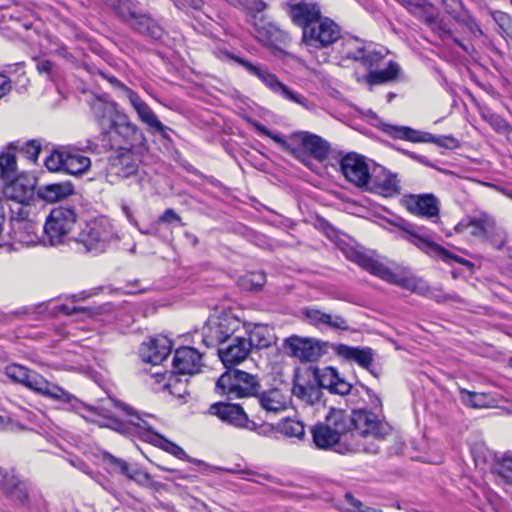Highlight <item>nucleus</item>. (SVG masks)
<instances>
[{
  "mask_svg": "<svg viewBox=\"0 0 512 512\" xmlns=\"http://www.w3.org/2000/svg\"><path fill=\"white\" fill-rule=\"evenodd\" d=\"M463 394L467 396V398H464V400L467 403H470L472 407L478 408L485 406L484 403V394L476 393V392H470V391H463Z\"/></svg>",
  "mask_w": 512,
  "mask_h": 512,
  "instance_id": "obj_59",
  "label": "nucleus"
},
{
  "mask_svg": "<svg viewBox=\"0 0 512 512\" xmlns=\"http://www.w3.org/2000/svg\"><path fill=\"white\" fill-rule=\"evenodd\" d=\"M107 5L127 24L139 12L134 0H109Z\"/></svg>",
  "mask_w": 512,
  "mask_h": 512,
  "instance_id": "obj_39",
  "label": "nucleus"
},
{
  "mask_svg": "<svg viewBox=\"0 0 512 512\" xmlns=\"http://www.w3.org/2000/svg\"><path fill=\"white\" fill-rule=\"evenodd\" d=\"M134 110L136 111L138 118L144 124H146L150 130L159 133L162 137L167 138V130L168 127L163 125L161 121L157 118L154 111L148 106V104L141 99V97L133 91L126 98Z\"/></svg>",
  "mask_w": 512,
  "mask_h": 512,
  "instance_id": "obj_22",
  "label": "nucleus"
},
{
  "mask_svg": "<svg viewBox=\"0 0 512 512\" xmlns=\"http://www.w3.org/2000/svg\"><path fill=\"white\" fill-rule=\"evenodd\" d=\"M66 150L53 151L45 160V165L50 171L65 170Z\"/></svg>",
  "mask_w": 512,
  "mask_h": 512,
  "instance_id": "obj_48",
  "label": "nucleus"
},
{
  "mask_svg": "<svg viewBox=\"0 0 512 512\" xmlns=\"http://www.w3.org/2000/svg\"><path fill=\"white\" fill-rule=\"evenodd\" d=\"M302 42L310 49L328 48L341 38L339 25L328 17H323L302 33Z\"/></svg>",
  "mask_w": 512,
  "mask_h": 512,
  "instance_id": "obj_7",
  "label": "nucleus"
},
{
  "mask_svg": "<svg viewBox=\"0 0 512 512\" xmlns=\"http://www.w3.org/2000/svg\"><path fill=\"white\" fill-rule=\"evenodd\" d=\"M260 390L261 384L258 377L239 369L228 368L215 384V392L228 399L256 397Z\"/></svg>",
  "mask_w": 512,
  "mask_h": 512,
  "instance_id": "obj_4",
  "label": "nucleus"
},
{
  "mask_svg": "<svg viewBox=\"0 0 512 512\" xmlns=\"http://www.w3.org/2000/svg\"><path fill=\"white\" fill-rule=\"evenodd\" d=\"M370 181L373 183L372 190L385 197H394L401 192L397 174L383 167H380L379 173L371 175Z\"/></svg>",
  "mask_w": 512,
  "mask_h": 512,
  "instance_id": "obj_27",
  "label": "nucleus"
},
{
  "mask_svg": "<svg viewBox=\"0 0 512 512\" xmlns=\"http://www.w3.org/2000/svg\"><path fill=\"white\" fill-rule=\"evenodd\" d=\"M292 393L295 397L309 405L319 402L322 397V390L317 383L314 381L312 383L309 379L305 380L302 375L295 377Z\"/></svg>",
  "mask_w": 512,
  "mask_h": 512,
  "instance_id": "obj_28",
  "label": "nucleus"
},
{
  "mask_svg": "<svg viewBox=\"0 0 512 512\" xmlns=\"http://www.w3.org/2000/svg\"><path fill=\"white\" fill-rule=\"evenodd\" d=\"M74 193L73 185L69 182L51 183L38 188V197L47 202L60 201Z\"/></svg>",
  "mask_w": 512,
  "mask_h": 512,
  "instance_id": "obj_33",
  "label": "nucleus"
},
{
  "mask_svg": "<svg viewBox=\"0 0 512 512\" xmlns=\"http://www.w3.org/2000/svg\"><path fill=\"white\" fill-rule=\"evenodd\" d=\"M400 73V66L395 61H389L387 66L380 70L378 68L368 71L365 82L370 86L382 85L397 79Z\"/></svg>",
  "mask_w": 512,
  "mask_h": 512,
  "instance_id": "obj_30",
  "label": "nucleus"
},
{
  "mask_svg": "<svg viewBox=\"0 0 512 512\" xmlns=\"http://www.w3.org/2000/svg\"><path fill=\"white\" fill-rule=\"evenodd\" d=\"M389 54L385 47H376L372 44L362 45L354 51L347 53V58L360 62L368 71L379 68L380 63Z\"/></svg>",
  "mask_w": 512,
  "mask_h": 512,
  "instance_id": "obj_24",
  "label": "nucleus"
},
{
  "mask_svg": "<svg viewBox=\"0 0 512 512\" xmlns=\"http://www.w3.org/2000/svg\"><path fill=\"white\" fill-rule=\"evenodd\" d=\"M267 334L268 331L262 326H255L251 331L247 330L246 339L250 340V348L262 349L270 346L271 341Z\"/></svg>",
  "mask_w": 512,
  "mask_h": 512,
  "instance_id": "obj_43",
  "label": "nucleus"
},
{
  "mask_svg": "<svg viewBox=\"0 0 512 512\" xmlns=\"http://www.w3.org/2000/svg\"><path fill=\"white\" fill-rule=\"evenodd\" d=\"M103 76L109 81V83L115 88L117 89L121 96L124 97V98H127L130 93L133 92L132 89H130L129 87H127L124 83H122L120 80H118L116 77L114 76H105L103 74Z\"/></svg>",
  "mask_w": 512,
  "mask_h": 512,
  "instance_id": "obj_60",
  "label": "nucleus"
},
{
  "mask_svg": "<svg viewBox=\"0 0 512 512\" xmlns=\"http://www.w3.org/2000/svg\"><path fill=\"white\" fill-rule=\"evenodd\" d=\"M309 372L320 389L325 388L330 393L341 396L348 395L351 392L352 385L345 378L341 377L338 370L332 366L322 369L312 367L309 369Z\"/></svg>",
  "mask_w": 512,
  "mask_h": 512,
  "instance_id": "obj_14",
  "label": "nucleus"
},
{
  "mask_svg": "<svg viewBox=\"0 0 512 512\" xmlns=\"http://www.w3.org/2000/svg\"><path fill=\"white\" fill-rule=\"evenodd\" d=\"M331 348L343 360L357 363L362 368L370 371L374 376H377L371 369L375 355L372 348L353 347L346 344H331Z\"/></svg>",
  "mask_w": 512,
  "mask_h": 512,
  "instance_id": "obj_19",
  "label": "nucleus"
},
{
  "mask_svg": "<svg viewBox=\"0 0 512 512\" xmlns=\"http://www.w3.org/2000/svg\"><path fill=\"white\" fill-rule=\"evenodd\" d=\"M428 297L436 301L437 303L445 302H461V299L456 294H445L441 291H429Z\"/></svg>",
  "mask_w": 512,
  "mask_h": 512,
  "instance_id": "obj_57",
  "label": "nucleus"
},
{
  "mask_svg": "<svg viewBox=\"0 0 512 512\" xmlns=\"http://www.w3.org/2000/svg\"><path fill=\"white\" fill-rule=\"evenodd\" d=\"M117 239L113 224L107 218L101 217L87 223L74 241L79 251L100 254Z\"/></svg>",
  "mask_w": 512,
  "mask_h": 512,
  "instance_id": "obj_3",
  "label": "nucleus"
},
{
  "mask_svg": "<svg viewBox=\"0 0 512 512\" xmlns=\"http://www.w3.org/2000/svg\"><path fill=\"white\" fill-rule=\"evenodd\" d=\"M410 228V224H406V226L402 228L405 232L409 234V241L416 247L421 249L423 252L428 254L429 256L439 258L444 262L455 261L467 267L473 266V264L470 261L457 255H453L447 249L439 246L438 244L434 243L428 238L420 236L419 234L412 231Z\"/></svg>",
  "mask_w": 512,
  "mask_h": 512,
  "instance_id": "obj_15",
  "label": "nucleus"
},
{
  "mask_svg": "<svg viewBox=\"0 0 512 512\" xmlns=\"http://www.w3.org/2000/svg\"><path fill=\"white\" fill-rule=\"evenodd\" d=\"M171 349V341L167 337L152 338L141 345L140 356L144 362L158 365L167 358Z\"/></svg>",
  "mask_w": 512,
  "mask_h": 512,
  "instance_id": "obj_25",
  "label": "nucleus"
},
{
  "mask_svg": "<svg viewBox=\"0 0 512 512\" xmlns=\"http://www.w3.org/2000/svg\"><path fill=\"white\" fill-rule=\"evenodd\" d=\"M158 223H178L179 226H184L182 218L171 208L166 209L164 213L158 218Z\"/></svg>",
  "mask_w": 512,
  "mask_h": 512,
  "instance_id": "obj_58",
  "label": "nucleus"
},
{
  "mask_svg": "<svg viewBox=\"0 0 512 512\" xmlns=\"http://www.w3.org/2000/svg\"><path fill=\"white\" fill-rule=\"evenodd\" d=\"M406 6L413 14L423 17L427 23H434L436 15L433 11V5L426 0H398Z\"/></svg>",
  "mask_w": 512,
  "mask_h": 512,
  "instance_id": "obj_38",
  "label": "nucleus"
},
{
  "mask_svg": "<svg viewBox=\"0 0 512 512\" xmlns=\"http://www.w3.org/2000/svg\"><path fill=\"white\" fill-rule=\"evenodd\" d=\"M201 360L202 355L195 348L181 347L175 351L173 367L179 374L193 375L201 371Z\"/></svg>",
  "mask_w": 512,
  "mask_h": 512,
  "instance_id": "obj_23",
  "label": "nucleus"
},
{
  "mask_svg": "<svg viewBox=\"0 0 512 512\" xmlns=\"http://www.w3.org/2000/svg\"><path fill=\"white\" fill-rule=\"evenodd\" d=\"M391 136L415 143H434L446 149L459 147V141L453 136H434L428 132H422L406 126H390L386 130Z\"/></svg>",
  "mask_w": 512,
  "mask_h": 512,
  "instance_id": "obj_10",
  "label": "nucleus"
},
{
  "mask_svg": "<svg viewBox=\"0 0 512 512\" xmlns=\"http://www.w3.org/2000/svg\"><path fill=\"white\" fill-rule=\"evenodd\" d=\"M497 472L507 482L512 483V457H504L498 464Z\"/></svg>",
  "mask_w": 512,
  "mask_h": 512,
  "instance_id": "obj_54",
  "label": "nucleus"
},
{
  "mask_svg": "<svg viewBox=\"0 0 512 512\" xmlns=\"http://www.w3.org/2000/svg\"><path fill=\"white\" fill-rule=\"evenodd\" d=\"M266 86L274 93L280 95L286 100L301 105L307 110H313L314 104L308 101L303 95L291 90L287 85L281 82L275 74H272Z\"/></svg>",
  "mask_w": 512,
  "mask_h": 512,
  "instance_id": "obj_29",
  "label": "nucleus"
},
{
  "mask_svg": "<svg viewBox=\"0 0 512 512\" xmlns=\"http://www.w3.org/2000/svg\"><path fill=\"white\" fill-rule=\"evenodd\" d=\"M235 60L241 66H243L250 74L258 77L265 85L273 74V73H270L267 69L256 66L242 58H235Z\"/></svg>",
  "mask_w": 512,
  "mask_h": 512,
  "instance_id": "obj_47",
  "label": "nucleus"
},
{
  "mask_svg": "<svg viewBox=\"0 0 512 512\" xmlns=\"http://www.w3.org/2000/svg\"><path fill=\"white\" fill-rule=\"evenodd\" d=\"M283 431L290 437L302 438L305 434V427L300 421L288 420L283 425Z\"/></svg>",
  "mask_w": 512,
  "mask_h": 512,
  "instance_id": "obj_51",
  "label": "nucleus"
},
{
  "mask_svg": "<svg viewBox=\"0 0 512 512\" xmlns=\"http://www.w3.org/2000/svg\"><path fill=\"white\" fill-rule=\"evenodd\" d=\"M250 12L261 13L266 9V3L262 0H240Z\"/></svg>",
  "mask_w": 512,
  "mask_h": 512,
  "instance_id": "obj_61",
  "label": "nucleus"
},
{
  "mask_svg": "<svg viewBox=\"0 0 512 512\" xmlns=\"http://www.w3.org/2000/svg\"><path fill=\"white\" fill-rule=\"evenodd\" d=\"M304 315L308 319L309 323L314 326H319L325 322L324 316H326V313L318 309H306Z\"/></svg>",
  "mask_w": 512,
  "mask_h": 512,
  "instance_id": "obj_56",
  "label": "nucleus"
},
{
  "mask_svg": "<svg viewBox=\"0 0 512 512\" xmlns=\"http://www.w3.org/2000/svg\"><path fill=\"white\" fill-rule=\"evenodd\" d=\"M344 500L350 506V512H360L364 506L363 503L356 499L350 492L345 493Z\"/></svg>",
  "mask_w": 512,
  "mask_h": 512,
  "instance_id": "obj_64",
  "label": "nucleus"
},
{
  "mask_svg": "<svg viewBox=\"0 0 512 512\" xmlns=\"http://www.w3.org/2000/svg\"><path fill=\"white\" fill-rule=\"evenodd\" d=\"M103 459L112 467L113 471L122 475L126 476L132 469L125 460L117 458L110 453H105Z\"/></svg>",
  "mask_w": 512,
  "mask_h": 512,
  "instance_id": "obj_49",
  "label": "nucleus"
},
{
  "mask_svg": "<svg viewBox=\"0 0 512 512\" xmlns=\"http://www.w3.org/2000/svg\"><path fill=\"white\" fill-rule=\"evenodd\" d=\"M490 124L499 133L512 132V126L500 116L492 115L490 117Z\"/></svg>",
  "mask_w": 512,
  "mask_h": 512,
  "instance_id": "obj_55",
  "label": "nucleus"
},
{
  "mask_svg": "<svg viewBox=\"0 0 512 512\" xmlns=\"http://www.w3.org/2000/svg\"><path fill=\"white\" fill-rule=\"evenodd\" d=\"M254 127L260 135L271 138L276 144H278L281 147L282 150L286 151L294 158L306 164L302 151L299 148L293 147L287 140L284 139L283 136L272 132L271 130H269L260 123H255Z\"/></svg>",
  "mask_w": 512,
  "mask_h": 512,
  "instance_id": "obj_35",
  "label": "nucleus"
},
{
  "mask_svg": "<svg viewBox=\"0 0 512 512\" xmlns=\"http://www.w3.org/2000/svg\"><path fill=\"white\" fill-rule=\"evenodd\" d=\"M91 166V160L76 149L66 150L65 171L71 175L86 172Z\"/></svg>",
  "mask_w": 512,
  "mask_h": 512,
  "instance_id": "obj_34",
  "label": "nucleus"
},
{
  "mask_svg": "<svg viewBox=\"0 0 512 512\" xmlns=\"http://www.w3.org/2000/svg\"><path fill=\"white\" fill-rule=\"evenodd\" d=\"M327 342H319L311 338H301L299 336H291L284 341V347L289 354L302 362H314L318 360L322 354L324 347L328 346Z\"/></svg>",
  "mask_w": 512,
  "mask_h": 512,
  "instance_id": "obj_11",
  "label": "nucleus"
},
{
  "mask_svg": "<svg viewBox=\"0 0 512 512\" xmlns=\"http://www.w3.org/2000/svg\"><path fill=\"white\" fill-rule=\"evenodd\" d=\"M90 106L94 117L101 125L106 119H109L111 123L112 119L116 117V114L120 113L117 111L116 104L114 102L105 101L102 98L93 99Z\"/></svg>",
  "mask_w": 512,
  "mask_h": 512,
  "instance_id": "obj_37",
  "label": "nucleus"
},
{
  "mask_svg": "<svg viewBox=\"0 0 512 512\" xmlns=\"http://www.w3.org/2000/svg\"><path fill=\"white\" fill-rule=\"evenodd\" d=\"M77 223V214L72 207H56L51 210L44 225V244L58 246L65 244Z\"/></svg>",
  "mask_w": 512,
  "mask_h": 512,
  "instance_id": "obj_6",
  "label": "nucleus"
},
{
  "mask_svg": "<svg viewBox=\"0 0 512 512\" xmlns=\"http://www.w3.org/2000/svg\"><path fill=\"white\" fill-rule=\"evenodd\" d=\"M235 60L241 66H243L250 74L258 77L265 85L273 74V73H270L267 69L256 66L242 58H235Z\"/></svg>",
  "mask_w": 512,
  "mask_h": 512,
  "instance_id": "obj_46",
  "label": "nucleus"
},
{
  "mask_svg": "<svg viewBox=\"0 0 512 512\" xmlns=\"http://www.w3.org/2000/svg\"><path fill=\"white\" fill-rule=\"evenodd\" d=\"M246 336L247 334H241L218 348L219 358L227 368L244 361L249 355L250 340Z\"/></svg>",
  "mask_w": 512,
  "mask_h": 512,
  "instance_id": "obj_17",
  "label": "nucleus"
},
{
  "mask_svg": "<svg viewBox=\"0 0 512 512\" xmlns=\"http://www.w3.org/2000/svg\"><path fill=\"white\" fill-rule=\"evenodd\" d=\"M126 477L142 485L150 480V476L148 473L141 472L138 469H131L130 472L126 475Z\"/></svg>",
  "mask_w": 512,
  "mask_h": 512,
  "instance_id": "obj_63",
  "label": "nucleus"
},
{
  "mask_svg": "<svg viewBox=\"0 0 512 512\" xmlns=\"http://www.w3.org/2000/svg\"><path fill=\"white\" fill-rule=\"evenodd\" d=\"M259 403L267 412L279 413L286 410L288 406L287 397L279 389H271L262 392L257 396Z\"/></svg>",
  "mask_w": 512,
  "mask_h": 512,
  "instance_id": "obj_32",
  "label": "nucleus"
},
{
  "mask_svg": "<svg viewBox=\"0 0 512 512\" xmlns=\"http://www.w3.org/2000/svg\"><path fill=\"white\" fill-rule=\"evenodd\" d=\"M8 495L14 500L17 501L20 505L26 506V507H39L41 498L39 500H35L33 503L30 500L29 490L27 487V484L24 481H20L18 485L14 489L11 490Z\"/></svg>",
  "mask_w": 512,
  "mask_h": 512,
  "instance_id": "obj_42",
  "label": "nucleus"
},
{
  "mask_svg": "<svg viewBox=\"0 0 512 512\" xmlns=\"http://www.w3.org/2000/svg\"><path fill=\"white\" fill-rule=\"evenodd\" d=\"M254 26L257 39L266 45L274 46L284 37V33L272 24L260 26L255 22Z\"/></svg>",
  "mask_w": 512,
  "mask_h": 512,
  "instance_id": "obj_40",
  "label": "nucleus"
},
{
  "mask_svg": "<svg viewBox=\"0 0 512 512\" xmlns=\"http://www.w3.org/2000/svg\"><path fill=\"white\" fill-rule=\"evenodd\" d=\"M340 169L346 180L359 188L368 187L371 174L366 158L355 152L347 153L340 160Z\"/></svg>",
  "mask_w": 512,
  "mask_h": 512,
  "instance_id": "obj_9",
  "label": "nucleus"
},
{
  "mask_svg": "<svg viewBox=\"0 0 512 512\" xmlns=\"http://www.w3.org/2000/svg\"><path fill=\"white\" fill-rule=\"evenodd\" d=\"M495 221L487 215L472 218L468 224L471 235L481 238L482 240L489 239L495 231Z\"/></svg>",
  "mask_w": 512,
  "mask_h": 512,
  "instance_id": "obj_36",
  "label": "nucleus"
},
{
  "mask_svg": "<svg viewBox=\"0 0 512 512\" xmlns=\"http://www.w3.org/2000/svg\"><path fill=\"white\" fill-rule=\"evenodd\" d=\"M208 412L210 415L216 416L221 421L237 428H246L248 430H255L257 428V424L249 420L246 412L239 404L217 402L209 407Z\"/></svg>",
  "mask_w": 512,
  "mask_h": 512,
  "instance_id": "obj_12",
  "label": "nucleus"
},
{
  "mask_svg": "<svg viewBox=\"0 0 512 512\" xmlns=\"http://www.w3.org/2000/svg\"><path fill=\"white\" fill-rule=\"evenodd\" d=\"M128 25L138 33L147 35L153 39H160L163 35L161 26L148 15L140 12L128 22Z\"/></svg>",
  "mask_w": 512,
  "mask_h": 512,
  "instance_id": "obj_31",
  "label": "nucleus"
},
{
  "mask_svg": "<svg viewBox=\"0 0 512 512\" xmlns=\"http://www.w3.org/2000/svg\"><path fill=\"white\" fill-rule=\"evenodd\" d=\"M41 151V144L36 140H30L21 147L22 154L32 162H36Z\"/></svg>",
  "mask_w": 512,
  "mask_h": 512,
  "instance_id": "obj_52",
  "label": "nucleus"
},
{
  "mask_svg": "<svg viewBox=\"0 0 512 512\" xmlns=\"http://www.w3.org/2000/svg\"><path fill=\"white\" fill-rule=\"evenodd\" d=\"M241 334H247L245 324L231 313H222L208 319L203 327L202 341L207 348H214Z\"/></svg>",
  "mask_w": 512,
  "mask_h": 512,
  "instance_id": "obj_5",
  "label": "nucleus"
},
{
  "mask_svg": "<svg viewBox=\"0 0 512 512\" xmlns=\"http://www.w3.org/2000/svg\"><path fill=\"white\" fill-rule=\"evenodd\" d=\"M20 479L13 471H8L4 468H0V488L5 493H10L12 489L20 483Z\"/></svg>",
  "mask_w": 512,
  "mask_h": 512,
  "instance_id": "obj_45",
  "label": "nucleus"
},
{
  "mask_svg": "<svg viewBox=\"0 0 512 512\" xmlns=\"http://www.w3.org/2000/svg\"><path fill=\"white\" fill-rule=\"evenodd\" d=\"M25 386L54 400L69 404L72 409H78L80 405V401L75 396L65 391L63 388L50 383L34 371L31 372Z\"/></svg>",
  "mask_w": 512,
  "mask_h": 512,
  "instance_id": "obj_13",
  "label": "nucleus"
},
{
  "mask_svg": "<svg viewBox=\"0 0 512 512\" xmlns=\"http://www.w3.org/2000/svg\"><path fill=\"white\" fill-rule=\"evenodd\" d=\"M290 139L298 142L305 152L317 161H324L329 156L330 144L316 134L299 131L291 134Z\"/></svg>",
  "mask_w": 512,
  "mask_h": 512,
  "instance_id": "obj_21",
  "label": "nucleus"
},
{
  "mask_svg": "<svg viewBox=\"0 0 512 512\" xmlns=\"http://www.w3.org/2000/svg\"><path fill=\"white\" fill-rule=\"evenodd\" d=\"M131 147H120L113 151L108 159V175L120 179L137 176L139 160Z\"/></svg>",
  "mask_w": 512,
  "mask_h": 512,
  "instance_id": "obj_8",
  "label": "nucleus"
},
{
  "mask_svg": "<svg viewBox=\"0 0 512 512\" xmlns=\"http://www.w3.org/2000/svg\"><path fill=\"white\" fill-rule=\"evenodd\" d=\"M13 230L16 238L20 242H34L31 234L34 233V223L26 220L24 217L12 219Z\"/></svg>",
  "mask_w": 512,
  "mask_h": 512,
  "instance_id": "obj_41",
  "label": "nucleus"
},
{
  "mask_svg": "<svg viewBox=\"0 0 512 512\" xmlns=\"http://www.w3.org/2000/svg\"><path fill=\"white\" fill-rule=\"evenodd\" d=\"M387 423L367 410H356L349 415L345 410L331 408L324 422L311 427L313 443L318 449L328 450L344 443L351 453H377L378 447L368 445L365 439H384L389 433Z\"/></svg>",
  "mask_w": 512,
  "mask_h": 512,
  "instance_id": "obj_1",
  "label": "nucleus"
},
{
  "mask_svg": "<svg viewBox=\"0 0 512 512\" xmlns=\"http://www.w3.org/2000/svg\"><path fill=\"white\" fill-rule=\"evenodd\" d=\"M291 17L298 26L302 28V33L308 25L312 26L323 18L321 9L317 3H308L305 1L290 5Z\"/></svg>",
  "mask_w": 512,
  "mask_h": 512,
  "instance_id": "obj_26",
  "label": "nucleus"
},
{
  "mask_svg": "<svg viewBox=\"0 0 512 512\" xmlns=\"http://www.w3.org/2000/svg\"><path fill=\"white\" fill-rule=\"evenodd\" d=\"M353 261L371 274L401 287H408L407 279L394 273L390 268L363 253H356Z\"/></svg>",
  "mask_w": 512,
  "mask_h": 512,
  "instance_id": "obj_20",
  "label": "nucleus"
},
{
  "mask_svg": "<svg viewBox=\"0 0 512 512\" xmlns=\"http://www.w3.org/2000/svg\"><path fill=\"white\" fill-rule=\"evenodd\" d=\"M111 129L121 137L128 147L142 145L145 142V136L139 127L133 123L129 116L120 112L112 119Z\"/></svg>",
  "mask_w": 512,
  "mask_h": 512,
  "instance_id": "obj_18",
  "label": "nucleus"
},
{
  "mask_svg": "<svg viewBox=\"0 0 512 512\" xmlns=\"http://www.w3.org/2000/svg\"><path fill=\"white\" fill-rule=\"evenodd\" d=\"M16 173L15 154L2 153L0 155V178L6 182L3 189L5 197L20 204H29L35 195L36 178L28 174L15 177Z\"/></svg>",
  "mask_w": 512,
  "mask_h": 512,
  "instance_id": "obj_2",
  "label": "nucleus"
},
{
  "mask_svg": "<svg viewBox=\"0 0 512 512\" xmlns=\"http://www.w3.org/2000/svg\"><path fill=\"white\" fill-rule=\"evenodd\" d=\"M325 317V325H328L329 327L333 329L343 330L347 331L349 329V325L346 321V319L340 315H331L327 314Z\"/></svg>",
  "mask_w": 512,
  "mask_h": 512,
  "instance_id": "obj_53",
  "label": "nucleus"
},
{
  "mask_svg": "<svg viewBox=\"0 0 512 512\" xmlns=\"http://www.w3.org/2000/svg\"><path fill=\"white\" fill-rule=\"evenodd\" d=\"M484 241H488L495 249L500 250L506 244L505 236L497 230L495 227L494 233L490 236L489 239H485Z\"/></svg>",
  "mask_w": 512,
  "mask_h": 512,
  "instance_id": "obj_62",
  "label": "nucleus"
},
{
  "mask_svg": "<svg viewBox=\"0 0 512 512\" xmlns=\"http://www.w3.org/2000/svg\"><path fill=\"white\" fill-rule=\"evenodd\" d=\"M31 370L17 364H12L6 367V375L17 383L26 384Z\"/></svg>",
  "mask_w": 512,
  "mask_h": 512,
  "instance_id": "obj_44",
  "label": "nucleus"
},
{
  "mask_svg": "<svg viewBox=\"0 0 512 512\" xmlns=\"http://www.w3.org/2000/svg\"><path fill=\"white\" fill-rule=\"evenodd\" d=\"M146 441L160 447L164 451L170 453V447H173L175 444L174 442L169 441L168 439L164 438L160 434L154 432L153 430H148L146 432Z\"/></svg>",
  "mask_w": 512,
  "mask_h": 512,
  "instance_id": "obj_50",
  "label": "nucleus"
},
{
  "mask_svg": "<svg viewBox=\"0 0 512 512\" xmlns=\"http://www.w3.org/2000/svg\"><path fill=\"white\" fill-rule=\"evenodd\" d=\"M403 204L410 213L423 218L438 217L440 213V201L432 193L406 195Z\"/></svg>",
  "mask_w": 512,
  "mask_h": 512,
  "instance_id": "obj_16",
  "label": "nucleus"
}]
</instances>
